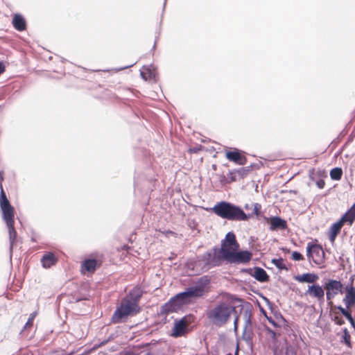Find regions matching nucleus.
I'll list each match as a JSON object with an SVG mask.
<instances>
[{
	"label": "nucleus",
	"mask_w": 355,
	"mask_h": 355,
	"mask_svg": "<svg viewBox=\"0 0 355 355\" xmlns=\"http://www.w3.org/2000/svg\"><path fill=\"white\" fill-rule=\"evenodd\" d=\"M136 62L133 63V64H131L130 65H128V66H125L123 67H121L119 69V70H122V69H128V68H130L131 67H132Z\"/></svg>",
	"instance_id": "59"
},
{
	"label": "nucleus",
	"mask_w": 355,
	"mask_h": 355,
	"mask_svg": "<svg viewBox=\"0 0 355 355\" xmlns=\"http://www.w3.org/2000/svg\"><path fill=\"white\" fill-rule=\"evenodd\" d=\"M121 308L125 309L130 316L135 315L140 312L139 305L127 298H123L121 302Z\"/></svg>",
	"instance_id": "11"
},
{
	"label": "nucleus",
	"mask_w": 355,
	"mask_h": 355,
	"mask_svg": "<svg viewBox=\"0 0 355 355\" xmlns=\"http://www.w3.org/2000/svg\"><path fill=\"white\" fill-rule=\"evenodd\" d=\"M145 355H153V354H152L150 352H148Z\"/></svg>",
	"instance_id": "64"
},
{
	"label": "nucleus",
	"mask_w": 355,
	"mask_h": 355,
	"mask_svg": "<svg viewBox=\"0 0 355 355\" xmlns=\"http://www.w3.org/2000/svg\"><path fill=\"white\" fill-rule=\"evenodd\" d=\"M263 218L270 225V231L284 230L288 227L286 220L279 216L270 217L263 216Z\"/></svg>",
	"instance_id": "7"
},
{
	"label": "nucleus",
	"mask_w": 355,
	"mask_h": 355,
	"mask_svg": "<svg viewBox=\"0 0 355 355\" xmlns=\"http://www.w3.org/2000/svg\"><path fill=\"white\" fill-rule=\"evenodd\" d=\"M227 182H229V184L236 180V173L235 170H232L229 171V173H227Z\"/></svg>",
	"instance_id": "37"
},
{
	"label": "nucleus",
	"mask_w": 355,
	"mask_h": 355,
	"mask_svg": "<svg viewBox=\"0 0 355 355\" xmlns=\"http://www.w3.org/2000/svg\"><path fill=\"white\" fill-rule=\"evenodd\" d=\"M173 300L178 303L176 306L178 307H182L183 305L187 304L191 302L186 290L173 296Z\"/></svg>",
	"instance_id": "25"
},
{
	"label": "nucleus",
	"mask_w": 355,
	"mask_h": 355,
	"mask_svg": "<svg viewBox=\"0 0 355 355\" xmlns=\"http://www.w3.org/2000/svg\"><path fill=\"white\" fill-rule=\"evenodd\" d=\"M343 173V172L342 168L335 167L330 171L329 175L332 180L338 181L342 178Z\"/></svg>",
	"instance_id": "29"
},
{
	"label": "nucleus",
	"mask_w": 355,
	"mask_h": 355,
	"mask_svg": "<svg viewBox=\"0 0 355 355\" xmlns=\"http://www.w3.org/2000/svg\"><path fill=\"white\" fill-rule=\"evenodd\" d=\"M129 316H130L129 313L125 309L121 308L120 304L114 312L111 318V322L114 324L121 323Z\"/></svg>",
	"instance_id": "14"
},
{
	"label": "nucleus",
	"mask_w": 355,
	"mask_h": 355,
	"mask_svg": "<svg viewBox=\"0 0 355 355\" xmlns=\"http://www.w3.org/2000/svg\"><path fill=\"white\" fill-rule=\"evenodd\" d=\"M12 24L15 29L18 31H23L26 28V19L21 14L17 13L14 15Z\"/></svg>",
	"instance_id": "18"
},
{
	"label": "nucleus",
	"mask_w": 355,
	"mask_h": 355,
	"mask_svg": "<svg viewBox=\"0 0 355 355\" xmlns=\"http://www.w3.org/2000/svg\"><path fill=\"white\" fill-rule=\"evenodd\" d=\"M143 291L141 289V288L138 286H135L132 288L125 297V298L135 302V303L139 304V302L143 295Z\"/></svg>",
	"instance_id": "20"
},
{
	"label": "nucleus",
	"mask_w": 355,
	"mask_h": 355,
	"mask_svg": "<svg viewBox=\"0 0 355 355\" xmlns=\"http://www.w3.org/2000/svg\"><path fill=\"white\" fill-rule=\"evenodd\" d=\"M331 320L338 326H341L345 323V320L342 317L338 315H334L331 318Z\"/></svg>",
	"instance_id": "38"
},
{
	"label": "nucleus",
	"mask_w": 355,
	"mask_h": 355,
	"mask_svg": "<svg viewBox=\"0 0 355 355\" xmlns=\"http://www.w3.org/2000/svg\"><path fill=\"white\" fill-rule=\"evenodd\" d=\"M252 206V205H249V204H245V206H244V208H245V209H246V210H249V209H251Z\"/></svg>",
	"instance_id": "60"
},
{
	"label": "nucleus",
	"mask_w": 355,
	"mask_h": 355,
	"mask_svg": "<svg viewBox=\"0 0 355 355\" xmlns=\"http://www.w3.org/2000/svg\"><path fill=\"white\" fill-rule=\"evenodd\" d=\"M336 237H337V235H336V234H331V233H329V241H330L332 243H334V241H335V240H336Z\"/></svg>",
	"instance_id": "49"
},
{
	"label": "nucleus",
	"mask_w": 355,
	"mask_h": 355,
	"mask_svg": "<svg viewBox=\"0 0 355 355\" xmlns=\"http://www.w3.org/2000/svg\"><path fill=\"white\" fill-rule=\"evenodd\" d=\"M144 69H145L146 73L143 71H141V72H140L141 77L146 81L148 80H153L155 82H156L157 72L156 69L153 67V65H150V66H147V67L144 66Z\"/></svg>",
	"instance_id": "19"
},
{
	"label": "nucleus",
	"mask_w": 355,
	"mask_h": 355,
	"mask_svg": "<svg viewBox=\"0 0 355 355\" xmlns=\"http://www.w3.org/2000/svg\"><path fill=\"white\" fill-rule=\"evenodd\" d=\"M35 315H36V313L35 312H34V313H31L30 315V317L28 318L26 323L25 324V326H24L25 328L28 327H30V326H31L33 324V320H34Z\"/></svg>",
	"instance_id": "39"
},
{
	"label": "nucleus",
	"mask_w": 355,
	"mask_h": 355,
	"mask_svg": "<svg viewBox=\"0 0 355 355\" xmlns=\"http://www.w3.org/2000/svg\"><path fill=\"white\" fill-rule=\"evenodd\" d=\"M286 355H297V353L293 347L288 345L286 348Z\"/></svg>",
	"instance_id": "40"
},
{
	"label": "nucleus",
	"mask_w": 355,
	"mask_h": 355,
	"mask_svg": "<svg viewBox=\"0 0 355 355\" xmlns=\"http://www.w3.org/2000/svg\"><path fill=\"white\" fill-rule=\"evenodd\" d=\"M245 153V152L241 150L234 148L233 150L226 151L225 157L230 162L239 165H244L247 163V158L244 155Z\"/></svg>",
	"instance_id": "8"
},
{
	"label": "nucleus",
	"mask_w": 355,
	"mask_h": 355,
	"mask_svg": "<svg viewBox=\"0 0 355 355\" xmlns=\"http://www.w3.org/2000/svg\"><path fill=\"white\" fill-rule=\"evenodd\" d=\"M323 287L326 291L325 294L327 300L333 299L339 293L343 294L345 288L340 280L334 279H328L323 284Z\"/></svg>",
	"instance_id": "6"
},
{
	"label": "nucleus",
	"mask_w": 355,
	"mask_h": 355,
	"mask_svg": "<svg viewBox=\"0 0 355 355\" xmlns=\"http://www.w3.org/2000/svg\"><path fill=\"white\" fill-rule=\"evenodd\" d=\"M240 245L238 243L236 239H235V241L233 242L232 245V248H230V250H232L234 252H239L241 250H239Z\"/></svg>",
	"instance_id": "41"
},
{
	"label": "nucleus",
	"mask_w": 355,
	"mask_h": 355,
	"mask_svg": "<svg viewBox=\"0 0 355 355\" xmlns=\"http://www.w3.org/2000/svg\"><path fill=\"white\" fill-rule=\"evenodd\" d=\"M263 300L266 301V304L268 305L269 309L270 310L271 313L273 314L275 318L277 320L283 322L284 325H288V321L285 319V318L283 316V315L280 313L277 306L267 297H263Z\"/></svg>",
	"instance_id": "13"
},
{
	"label": "nucleus",
	"mask_w": 355,
	"mask_h": 355,
	"mask_svg": "<svg viewBox=\"0 0 355 355\" xmlns=\"http://www.w3.org/2000/svg\"><path fill=\"white\" fill-rule=\"evenodd\" d=\"M253 211L252 213L246 214L243 209L238 205L232 202L222 200L217 202L211 210L218 216L232 221H248L254 216L257 218L261 216V205L256 202L252 204Z\"/></svg>",
	"instance_id": "2"
},
{
	"label": "nucleus",
	"mask_w": 355,
	"mask_h": 355,
	"mask_svg": "<svg viewBox=\"0 0 355 355\" xmlns=\"http://www.w3.org/2000/svg\"><path fill=\"white\" fill-rule=\"evenodd\" d=\"M234 313L236 310L234 304L227 301H218L207 310L206 315L212 325L220 328L227 324Z\"/></svg>",
	"instance_id": "3"
},
{
	"label": "nucleus",
	"mask_w": 355,
	"mask_h": 355,
	"mask_svg": "<svg viewBox=\"0 0 355 355\" xmlns=\"http://www.w3.org/2000/svg\"><path fill=\"white\" fill-rule=\"evenodd\" d=\"M333 299H330V300H327V305L329 306H330L331 308H334L335 309V306L333 301H332Z\"/></svg>",
	"instance_id": "54"
},
{
	"label": "nucleus",
	"mask_w": 355,
	"mask_h": 355,
	"mask_svg": "<svg viewBox=\"0 0 355 355\" xmlns=\"http://www.w3.org/2000/svg\"><path fill=\"white\" fill-rule=\"evenodd\" d=\"M177 304L178 303H176L175 300H173V297H172L167 302L161 306L159 314L167 315L168 313L176 312L181 308L176 306Z\"/></svg>",
	"instance_id": "12"
},
{
	"label": "nucleus",
	"mask_w": 355,
	"mask_h": 355,
	"mask_svg": "<svg viewBox=\"0 0 355 355\" xmlns=\"http://www.w3.org/2000/svg\"><path fill=\"white\" fill-rule=\"evenodd\" d=\"M58 261L57 257L53 252H48L44 254L41 259L42 265L44 268H49L55 264Z\"/></svg>",
	"instance_id": "22"
},
{
	"label": "nucleus",
	"mask_w": 355,
	"mask_h": 355,
	"mask_svg": "<svg viewBox=\"0 0 355 355\" xmlns=\"http://www.w3.org/2000/svg\"><path fill=\"white\" fill-rule=\"evenodd\" d=\"M266 319L273 327H279L278 324L271 317L266 316Z\"/></svg>",
	"instance_id": "48"
},
{
	"label": "nucleus",
	"mask_w": 355,
	"mask_h": 355,
	"mask_svg": "<svg viewBox=\"0 0 355 355\" xmlns=\"http://www.w3.org/2000/svg\"><path fill=\"white\" fill-rule=\"evenodd\" d=\"M254 166V165L252 164L248 166L242 167L239 169H235V171L236 174L239 175V177L243 179L248 175V174L250 172Z\"/></svg>",
	"instance_id": "32"
},
{
	"label": "nucleus",
	"mask_w": 355,
	"mask_h": 355,
	"mask_svg": "<svg viewBox=\"0 0 355 355\" xmlns=\"http://www.w3.org/2000/svg\"><path fill=\"white\" fill-rule=\"evenodd\" d=\"M252 277L258 282L266 283L270 281V276L266 271L259 266L254 267V272Z\"/></svg>",
	"instance_id": "15"
},
{
	"label": "nucleus",
	"mask_w": 355,
	"mask_h": 355,
	"mask_svg": "<svg viewBox=\"0 0 355 355\" xmlns=\"http://www.w3.org/2000/svg\"><path fill=\"white\" fill-rule=\"evenodd\" d=\"M291 259L294 261H302L304 260V256L298 251L293 252L291 254Z\"/></svg>",
	"instance_id": "36"
},
{
	"label": "nucleus",
	"mask_w": 355,
	"mask_h": 355,
	"mask_svg": "<svg viewBox=\"0 0 355 355\" xmlns=\"http://www.w3.org/2000/svg\"><path fill=\"white\" fill-rule=\"evenodd\" d=\"M228 181V179L227 177H225V175H222L220 177V182L222 183V184H229V182Z\"/></svg>",
	"instance_id": "50"
},
{
	"label": "nucleus",
	"mask_w": 355,
	"mask_h": 355,
	"mask_svg": "<svg viewBox=\"0 0 355 355\" xmlns=\"http://www.w3.org/2000/svg\"><path fill=\"white\" fill-rule=\"evenodd\" d=\"M2 218L8 229L9 240H10V251L12 252L14 244L17 239V233L15 229V210L13 207L1 209Z\"/></svg>",
	"instance_id": "4"
},
{
	"label": "nucleus",
	"mask_w": 355,
	"mask_h": 355,
	"mask_svg": "<svg viewBox=\"0 0 355 355\" xmlns=\"http://www.w3.org/2000/svg\"><path fill=\"white\" fill-rule=\"evenodd\" d=\"M139 354H140L139 352H136L131 349L124 350L120 353V355H139Z\"/></svg>",
	"instance_id": "42"
},
{
	"label": "nucleus",
	"mask_w": 355,
	"mask_h": 355,
	"mask_svg": "<svg viewBox=\"0 0 355 355\" xmlns=\"http://www.w3.org/2000/svg\"><path fill=\"white\" fill-rule=\"evenodd\" d=\"M12 207L8 199L6 194L3 188H1V191H0V208H6Z\"/></svg>",
	"instance_id": "30"
},
{
	"label": "nucleus",
	"mask_w": 355,
	"mask_h": 355,
	"mask_svg": "<svg viewBox=\"0 0 355 355\" xmlns=\"http://www.w3.org/2000/svg\"><path fill=\"white\" fill-rule=\"evenodd\" d=\"M335 309H338L341 315L345 317L347 320L353 318L350 308H344L341 305L335 306Z\"/></svg>",
	"instance_id": "34"
},
{
	"label": "nucleus",
	"mask_w": 355,
	"mask_h": 355,
	"mask_svg": "<svg viewBox=\"0 0 355 355\" xmlns=\"http://www.w3.org/2000/svg\"><path fill=\"white\" fill-rule=\"evenodd\" d=\"M253 336L254 333L252 328L250 329H243L242 332V339L245 342L246 345L249 347V348L252 350L254 344H253Z\"/></svg>",
	"instance_id": "24"
},
{
	"label": "nucleus",
	"mask_w": 355,
	"mask_h": 355,
	"mask_svg": "<svg viewBox=\"0 0 355 355\" xmlns=\"http://www.w3.org/2000/svg\"><path fill=\"white\" fill-rule=\"evenodd\" d=\"M99 266L98 261L94 258L85 259L82 263V268L89 272H94Z\"/></svg>",
	"instance_id": "23"
},
{
	"label": "nucleus",
	"mask_w": 355,
	"mask_h": 355,
	"mask_svg": "<svg viewBox=\"0 0 355 355\" xmlns=\"http://www.w3.org/2000/svg\"><path fill=\"white\" fill-rule=\"evenodd\" d=\"M343 225H344L343 223H342L341 220H338V221H336V223H333L331 225L330 229H329V233H331V234H336L338 236V234L340 233Z\"/></svg>",
	"instance_id": "33"
},
{
	"label": "nucleus",
	"mask_w": 355,
	"mask_h": 355,
	"mask_svg": "<svg viewBox=\"0 0 355 355\" xmlns=\"http://www.w3.org/2000/svg\"><path fill=\"white\" fill-rule=\"evenodd\" d=\"M150 343H145V344H144L143 347H147L150 346Z\"/></svg>",
	"instance_id": "61"
},
{
	"label": "nucleus",
	"mask_w": 355,
	"mask_h": 355,
	"mask_svg": "<svg viewBox=\"0 0 355 355\" xmlns=\"http://www.w3.org/2000/svg\"><path fill=\"white\" fill-rule=\"evenodd\" d=\"M348 321L350 323L352 328H353V329L355 330V320H354V318H353L349 320Z\"/></svg>",
	"instance_id": "53"
},
{
	"label": "nucleus",
	"mask_w": 355,
	"mask_h": 355,
	"mask_svg": "<svg viewBox=\"0 0 355 355\" xmlns=\"http://www.w3.org/2000/svg\"><path fill=\"white\" fill-rule=\"evenodd\" d=\"M266 329L267 333L271 336L272 338H273V339L277 338V334L274 330H272L271 328H270L268 327H267Z\"/></svg>",
	"instance_id": "43"
},
{
	"label": "nucleus",
	"mask_w": 355,
	"mask_h": 355,
	"mask_svg": "<svg viewBox=\"0 0 355 355\" xmlns=\"http://www.w3.org/2000/svg\"><path fill=\"white\" fill-rule=\"evenodd\" d=\"M355 293V286L349 287Z\"/></svg>",
	"instance_id": "63"
},
{
	"label": "nucleus",
	"mask_w": 355,
	"mask_h": 355,
	"mask_svg": "<svg viewBox=\"0 0 355 355\" xmlns=\"http://www.w3.org/2000/svg\"><path fill=\"white\" fill-rule=\"evenodd\" d=\"M294 279L300 283L306 282L313 284L319 279V276L313 272H306L295 275Z\"/></svg>",
	"instance_id": "16"
},
{
	"label": "nucleus",
	"mask_w": 355,
	"mask_h": 355,
	"mask_svg": "<svg viewBox=\"0 0 355 355\" xmlns=\"http://www.w3.org/2000/svg\"><path fill=\"white\" fill-rule=\"evenodd\" d=\"M306 256L309 261H313L317 265L322 263L325 260V253L321 244L308 243Z\"/></svg>",
	"instance_id": "5"
},
{
	"label": "nucleus",
	"mask_w": 355,
	"mask_h": 355,
	"mask_svg": "<svg viewBox=\"0 0 355 355\" xmlns=\"http://www.w3.org/2000/svg\"><path fill=\"white\" fill-rule=\"evenodd\" d=\"M209 284L210 278L207 275H204L198 278L193 286L205 295V294L207 292L206 288Z\"/></svg>",
	"instance_id": "21"
},
{
	"label": "nucleus",
	"mask_w": 355,
	"mask_h": 355,
	"mask_svg": "<svg viewBox=\"0 0 355 355\" xmlns=\"http://www.w3.org/2000/svg\"><path fill=\"white\" fill-rule=\"evenodd\" d=\"M343 335L340 338V343L346 345L349 348H352L351 336L347 328L342 329Z\"/></svg>",
	"instance_id": "27"
},
{
	"label": "nucleus",
	"mask_w": 355,
	"mask_h": 355,
	"mask_svg": "<svg viewBox=\"0 0 355 355\" xmlns=\"http://www.w3.org/2000/svg\"><path fill=\"white\" fill-rule=\"evenodd\" d=\"M316 185L319 189H323L325 185V182L322 179H319L316 181Z\"/></svg>",
	"instance_id": "46"
},
{
	"label": "nucleus",
	"mask_w": 355,
	"mask_h": 355,
	"mask_svg": "<svg viewBox=\"0 0 355 355\" xmlns=\"http://www.w3.org/2000/svg\"><path fill=\"white\" fill-rule=\"evenodd\" d=\"M354 279H355V275H352L349 277L347 284L345 287H350V285H351V287L354 286Z\"/></svg>",
	"instance_id": "47"
},
{
	"label": "nucleus",
	"mask_w": 355,
	"mask_h": 355,
	"mask_svg": "<svg viewBox=\"0 0 355 355\" xmlns=\"http://www.w3.org/2000/svg\"><path fill=\"white\" fill-rule=\"evenodd\" d=\"M259 309H260L261 313L266 318L267 314H266V310L263 307H261V306H260Z\"/></svg>",
	"instance_id": "57"
},
{
	"label": "nucleus",
	"mask_w": 355,
	"mask_h": 355,
	"mask_svg": "<svg viewBox=\"0 0 355 355\" xmlns=\"http://www.w3.org/2000/svg\"><path fill=\"white\" fill-rule=\"evenodd\" d=\"M345 296L343 300L346 308H352L355 306V293L349 287H345L343 293Z\"/></svg>",
	"instance_id": "17"
},
{
	"label": "nucleus",
	"mask_w": 355,
	"mask_h": 355,
	"mask_svg": "<svg viewBox=\"0 0 355 355\" xmlns=\"http://www.w3.org/2000/svg\"><path fill=\"white\" fill-rule=\"evenodd\" d=\"M166 1H167V0H164V6H163V10H164V9H165V6H166Z\"/></svg>",
	"instance_id": "62"
},
{
	"label": "nucleus",
	"mask_w": 355,
	"mask_h": 355,
	"mask_svg": "<svg viewBox=\"0 0 355 355\" xmlns=\"http://www.w3.org/2000/svg\"><path fill=\"white\" fill-rule=\"evenodd\" d=\"M241 272L242 273H246L248 275H250L252 277L253 272H254V268H242L241 270Z\"/></svg>",
	"instance_id": "44"
},
{
	"label": "nucleus",
	"mask_w": 355,
	"mask_h": 355,
	"mask_svg": "<svg viewBox=\"0 0 355 355\" xmlns=\"http://www.w3.org/2000/svg\"><path fill=\"white\" fill-rule=\"evenodd\" d=\"M305 295H309L311 297L316 298L320 303H322L324 302V288L323 286L313 283L311 285L308 286V289L306 290Z\"/></svg>",
	"instance_id": "9"
},
{
	"label": "nucleus",
	"mask_w": 355,
	"mask_h": 355,
	"mask_svg": "<svg viewBox=\"0 0 355 355\" xmlns=\"http://www.w3.org/2000/svg\"><path fill=\"white\" fill-rule=\"evenodd\" d=\"M3 171H0V189L1 190L2 187V182L3 181Z\"/></svg>",
	"instance_id": "51"
},
{
	"label": "nucleus",
	"mask_w": 355,
	"mask_h": 355,
	"mask_svg": "<svg viewBox=\"0 0 355 355\" xmlns=\"http://www.w3.org/2000/svg\"><path fill=\"white\" fill-rule=\"evenodd\" d=\"M252 311L249 309H246L243 312V318L245 320V324L243 329H250L252 328Z\"/></svg>",
	"instance_id": "28"
},
{
	"label": "nucleus",
	"mask_w": 355,
	"mask_h": 355,
	"mask_svg": "<svg viewBox=\"0 0 355 355\" xmlns=\"http://www.w3.org/2000/svg\"><path fill=\"white\" fill-rule=\"evenodd\" d=\"M236 239V235L233 232H228L225 239L221 241L220 247L215 246L211 250L198 256L193 264V268L204 272L212 268L220 266L223 261L235 265L249 263L253 256L251 251L234 252L230 250Z\"/></svg>",
	"instance_id": "1"
},
{
	"label": "nucleus",
	"mask_w": 355,
	"mask_h": 355,
	"mask_svg": "<svg viewBox=\"0 0 355 355\" xmlns=\"http://www.w3.org/2000/svg\"><path fill=\"white\" fill-rule=\"evenodd\" d=\"M339 220L343 223L347 222L351 225L355 220V214L348 209Z\"/></svg>",
	"instance_id": "31"
},
{
	"label": "nucleus",
	"mask_w": 355,
	"mask_h": 355,
	"mask_svg": "<svg viewBox=\"0 0 355 355\" xmlns=\"http://www.w3.org/2000/svg\"><path fill=\"white\" fill-rule=\"evenodd\" d=\"M235 314H236V315L234 319V329L235 331H236L238 329V323H239V316L236 313H235Z\"/></svg>",
	"instance_id": "45"
},
{
	"label": "nucleus",
	"mask_w": 355,
	"mask_h": 355,
	"mask_svg": "<svg viewBox=\"0 0 355 355\" xmlns=\"http://www.w3.org/2000/svg\"><path fill=\"white\" fill-rule=\"evenodd\" d=\"M5 71V65L3 62L0 61V75Z\"/></svg>",
	"instance_id": "52"
},
{
	"label": "nucleus",
	"mask_w": 355,
	"mask_h": 355,
	"mask_svg": "<svg viewBox=\"0 0 355 355\" xmlns=\"http://www.w3.org/2000/svg\"><path fill=\"white\" fill-rule=\"evenodd\" d=\"M190 300L204 296L193 285L185 288Z\"/></svg>",
	"instance_id": "26"
},
{
	"label": "nucleus",
	"mask_w": 355,
	"mask_h": 355,
	"mask_svg": "<svg viewBox=\"0 0 355 355\" xmlns=\"http://www.w3.org/2000/svg\"><path fill=\"white\" fill-rule=\"evenodd\" d=\"M271 263L274 264L279 270H288L287 266L284 263V259L282 258H274L271 260Z\"/></svg>",
	"instance_id": "35"
},
{
	"label": "nucleus",
	"mask_w": 355,
	"mask_h": 355,
	"mask_svg": "<svg viewBox=\"0 0 355 355\" xmlns=\"http://www.w3.org/2000/svg\"><path fill=\"white\" fill-rule=\"evenodd\" d=\"M187 316H184L180 320H175L172 329V334H171V336L173 338H179L183 336L187 329Z\"/></svg>",
	"instance_id": "10"
},
{
	"label": "nucleus",
	"mask_w": 355,
	"mask_h": 355,
	"mask_svg": "<svg viewBox=\"0 0 355 355\" xmlns=\"http://www.w3.org/2000/svg\"><path fill=\"white\" fill-rule=\"evenodd\" d=\"M286 192H288V193H294V194H296L297 193V191L296 190H282V193H286Z\"/></svg>",
	"instance_id": "55"
},
{
	"label": "nucleus",
	"mask_w": 355,
	"mask_h": 355,
	"mask_svg": "<svg viewBox=\"0 0 355 355\" xmlns=\"http://www.w3.org/2000/svg\"><path fill=\"white\" fill-rule=\"evenodd\" d=\"M109 341H110V338H107V339H106V340H104L103 341H102V342L100 343L99 346L105 345H106Z\"/></svg>",
	"instance_id": "58"
},
{
	"label": "nucleus",
	"mask_w": 355,
	"mask_h": 355,
	"mask_svg": "<svg viewBox=\"0 0 355 355\" xmlns=\"http://www.w3.org/2000/svg\"><path fill=\"white\" fill-rule=\"evenodd\" d=\"M157 40H158V37H157L155 38V43H154L153 46V48H152V49H151V51H152L153 53L154 52V51H155V49H156V46H157Z\"/></svg>",
	"instance_id": "56"
}]
</instances>
